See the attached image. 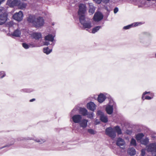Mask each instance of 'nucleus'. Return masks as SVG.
Here are the masks:
<instances>
[{
  "label": "nucleus",
  "mask_w": 156,
  "mask_h": 156,
  "mask_svg": "<svg viewBox=\"0 0 156 156\" xmlns=\"http://www.w3.org/2000/svg\"><path fill=\"white\" fill-rule=\"evenodd\" d=\"M8 19V14L5 9L0 7V25L5 23Z\"/></svg>",
  "instance_id": "f257e3e1"
},
{
  "label": "nucleus",
  "mask_w": 156,
  "mask_h": 156,
  "mask_svg": "<svg viewBox=\"0 0 156 156\" xmlns=\"http://www.w3.org/2000/svg\"><path fill=\"white\" fill-rule=\"evenodd\" d=\"M79 18L80 23L84 29H90L92 27L91 22L88 20H86L83 15H81Z\"/></svg>",
  "instance_id": "f03ea898"
},
{
  "label": "nucleus",
  "mask_w": 156,
  "mask_h": 156,
  "mask_svg": "<svg viewBox=\"0 0 156 156\" xmlns=\"http://www.w3.org/2000/svg\"><path fill=\"white\" fill-rule=\"evenodd\" d=\"M116 105L115 102L112 99H110L108 105L105 108V110L107 113L109 114H111L113 112V108H115Z\"/></svg>",
  "instance_id": "7ed1b4c3"
},
{
  "label": "nucleus",
  "mask_w": 156,
  "mask_h": 156,
  "mask_svg": "<svg viewBox=\"0 0 156 156\" xmlns=\"http://www.w3.org/2000/svg\"><path fill=\"white\" fill-rule=\"evenodd\" d=\"M146 149L148 152H151L154 156H156V143H152L146 146Z\"/></svg>",
  "instance_id": "20e7f679"
},
{
  "label": "nucleus",
  "mask_w": 156,
  "mask_h": 156,
  "mask_svg": "<svg viewBox=\"0 0 156 156\" xmlns=\"http://www.w3.org/2000/svg\"><path fill=\"white\" fill-rule=\"evenodd\" d=\"M105 133L112 139L114 138L116 136L115 132L113 129L111 127H109L106 129Z\"/></svg>",
  "instance_id": "39448f33"
},
{
  "label": "nucleus",
  "mask_w": 156,
  "mask_h": 156,
  "mask_svg": "<svg viewBox=\"0 0 156 156\" xmlns=\"http://www.w3.org/2000/svg\"><path fill=\"white\" fill-rule=\"evenodd\" d=\"M44 20L43 18L41 17L36 18L34 27L36 28H39L42 26L44 24Z\"/></svg>",
  "instance_id": "423d86ee"
},
{
  "label": "nucleus",
  "mask_w": 156,
  "mask_h": 156,
  "mask_svg": "<svg viewBox=\"0 0 156 156\" xmlns=\"http://www.w3.org/2000/svg\"><path fill=\"white\" fill-rule=\"evenodd\" d=\"M149 35L147 32H142L139 35V41L140 42L144 44L146 43V38Z\"/></svg>",
  "instance_id": "0eeeda50"
},
{
  "label": "nucleus",
  "mask_w": 156,
  "mask_h": 156,
  "mask_svg": "<svg viewBox=\"0 0 156 156\" xmlns=\"http://www.w3.org/2000/svg\"><path fill=\"white\" fill-rule=\"evenodd\" d=\"M79 10L78 12V14L79 16V17L83 15L86 11L87 8L86 5L84 4H80L79 5Z\"/></svg>",
  "instance_id": "6e6552de"
},
{
  "label": "nucleus",
  "mask_w": 156,
  "mask_h": 156,
  "mask_svg": "<svg viewBox=\"0 0 156 156\" xmlns=\"http://www.w3.org/2000/svg\"><path fill=\"white\" fill-rule=\"evenodd\" d=\"M23 14L21 11H20L18 13H16L13 16V18L18 21H21L23 18Z\"/></svg>",
  "instance_id": "1a4fd4ad"
},
{
  "label": "nucleus",
  "mask_w": 156,
  "mask_h": 156,
  "mask_svg": "<svg viewBox=\"0 0 156 156\" xmlns=\"http://www.w3.org/2000/svg\"><path fill=\"white\" fill-rule=\"evenodd\" d=\"M20 2V0H8L7 4L10 7H12L15 6H18Z\"/></svg>",
  "instance_id": "9d476101"
},
{
  "label": "nucleus",
  "mask_w": 156,
  "mask_h": 156,
  "mask_svg": "<svg viewBox=\"0 0 156 156\" xmlns=\"http://www.w3.org/2000/svg\"><path fill=\"white\" fill-rule=\"evenodd\" d=\"M116 145L122 148L125 147L126 143L124 140L121 138L119 137L117 138L116 141Z\"/></svg>",
  "instance_id": "9b49d317"
},
{
  "label": "nucleus",
  "mask_w": 156,
  "mask_h": 156,
  "mask_svg": "<svg viewBox=\"0 0 156 156\" xmlns=\"http://www.w3.org/2000/svg\"><path fill=\"white\" fill-rule=\"evenodd\" d=\"M103 17V16L102 14L100 12H98L95 13L93 19L95 21L98 22L102 20Z\"/></svg>",
  "instance_id": "f8f14e48"
},
{
  "label": "nucleus",
  "mask_w": 156,
  "mask_h": 156,
  "mask_svg": "<svg viewBox=\"0 0 156 156\" xmlns=\"http://www.w3.org/2000/svg\"><path fill=\"white\" fill-rule=\"evenodd\" d=\"M36 19V17L34 15H30L27 17V20L29 23L32 24L34 26Z\"/></svg>",
  "instance_id": "ddd939ff"
},
{
  "label": "nucleus",
  "mask_w": 156,
  "mask_h": 156,
  "mask_svg": "<svg viewBox=\"0 0 156 156\" xmlns=\"http://www.w3.org/2000/svg\"><path fill=\"white\" fill-rule=\"evenodd\" d=\"M72 118L74 123H78L82 119V116L79 114L74 115Z\"/></svg>",
  "instance_id": "4468645a"
},
{
  "label": "nucleus",
  "mask_w": 156,
  "mask_h": 156,
  "mask_svg": "<svg viewBox=\"0 0 156 156\" xmlns=\"http://www.w3.org/2000/svg\"><path fill=\"white\" fill-rule=\"evenodd\" d=\"M88 122V120L83 119H81L79 124L80 127L84 129L87 127Z\"/></svg>",
  "instance_id": "2eb2a0df"
},
{
  "label": "nucleus",
  "mask_w": 156,
  "mask_h": 156,
  "mask_svg": "<svg viewBox=\"0 0 156 156\" xmlns=\"http://www.w3.org/2000/svg\"><path fill=\"white\" fill-rule=\"evenodd\" d=\"M141 24L140 22H135L132 23L130 25H127L126 26H124L123 27V29L124 30H127L129 29L130 28L133 27H136L139 25H140Z\"/></svg>",
  "instance_id": "dca6fc26"
},
{
  "label": "nucleus",
  "mask_w": 156,
  "mask_h": 156,
  "mask_svg": "<svg viewBox=\"0 0 156 156\" xmlns=\"http://www.w3.org/2000/svg\"><path fill=\"white\" fill-rule=\"evenodd\" d=\"M107 94H101L98 95V100L99 102L101 103L105 101L106 98Z\"/></svg>",
  "instance_id": "f3484780"
},
{
  "label": "nucleus",
  "mask_w": 156,
  "mask_h": 156,
  "mask_svg": "<svg viewBox=\"0 0 156 156\" xmlns=\"http://www.w3.org/2000/svg\"><path fill=\"white\" fill-rule=\"evenodd\" d=\"M31 36L36 40H38L42 38V35L39 32H34L31 34Z\"/></svg>",
  "instance_id": "a211bd4d"
},
{
  "label": "nucleus",
  "mask_w": 156,
  "mask_h": 156,
  "mask_svg": "<svg viewBox=\"0 0 156 156\" xmlns=\"http://www.w3.org/2000/svg\"><path fill=\"white\" fill-rule=\"evenodd\" d=\"M87 107L88 109L94 111L96 109V105L92 102H90L87 104Z\"/></svg>",
  "instance_id": "6ab92c4d"
},
{
  "label": "nucleus",
  "mask_w": 156,
  "mask_h": 156,
  "mask_svg": "<svg viewBox=\"0 0 156 156\" xmlns=\"http://www.w3.org/2000/svg\"><path fill=\"white\" fill-rule=\"evenodd\" d=\"M21 34V30L19 29H17L11 34V35L13 36L19 37L20 36Z\"/></svg>",
  "instance_id": "aec40b11"
},
{
  "label": "nucleus",
  "mask_w": 156,
  "mask_h": 156,
  "mask_svg": "<svg viewBox=\"0 0 156 156\" xmlns=\"http://www.w3.org/2000/svg\"><path fill=\"white\" fill-rule=\"evenodd\" d=\"M127 153L130 155L133 156L136 154V151L134 148L130 147L128 149Z\"/></svg>",
  "instance_id": "412c9836"
},
{
  "label": "nucleus",
  "mask_w": 156,
  "mask_h": 156,
  "mask_svg": "<svg viewBox=\"0 0 156 156\" xmlns=\"http://www.w3.org/2000/svg\"><path fill=\"white\" fill-rule=\"evenodd\" d=\"M89 6V12L91 14H93L95 12V8L92 3H88Z\"/></svg>",
  "instance_id": "4be33fe9"
},
{
  "label": "nucleus",
  "mask_w": 156,
  "mask_h": 156,
  "mask_svg": "<svg viewBox=\"0 0 156 156\" xmlns=\"http://www.w3.org/2000/svg\"><path fill=\"white\" fill-rule=\"evenodd\" d=\"M54 37L52 35L48 34L45 37L44 39L45 41L53 42L54 40Z\"/></svg>",
  "instance_id": "5701e85b"
},
{
  "label": "nucleus",
  "mask_w": 156,
  "mask_h": 156,
  "mask_svg": "<svg viewBox=\"0 0 156 156\" xmlns=\"http://www.w3.org/2000/svg\"><path fill=\"white\" fill-rule=\"evenodd\" d=\"M80 112L83 116H85L87 115L88 112L86 108H81L80 109Z\"/></svg>",
  "instance_id": "b1692460"
},
{
  "label": "nucleus",
  "mask_w": 156,
  "mask_h": 156,
  "mask_svg": "<svg viewBox=\"0 0 156 156\" xmlns=\"http://www.w3.org/2000/svg\"><path fill=\"white\" fill-rule=\"evenodd\" d=\"M114 131L116 132L118 135L121 134L122 133L121 130L119 126H116L114 127L113 128Z\"/></svg>",
  "instance_id": "393cba45"
},
{
  "label": "nucleus",
  "mask_w": 156,
  "mask_h": 156,
  "mask_svg": "<svg viewBox=\"0 0 156 156\" xmlns=\"http://www.w3.org/2000/svg\"><path fill=\"white\" fill-rule=\"evenodd\" d=\"M27 6V4L25 3H21L20 2L18 6L19 8L21 9H25Z\"/></svg>",
  "instance_id": "a878e982"
},
{
  "label": "nucleus",
  "mask_w": 156,
  "mask_h": 156,
  "mask_svg": "<svg viewBox=\"0 0 156 156\" xmlns=\"http://www.w3.org/2000/svg\"><path fill=\"white\" fill-rule=\"evenodd\" d=\"M100 119L102 122L105 123L107 122L108 121L107 116L104 115L100 117Z\"/></svg>",
  "instance_id": "bb28decb"
},
{
  "label": "nucleus",
  "mask_w": 156,
  "mask_h": 156,
  "mask_svg": "<svg viewBox=\"0 0 156 156\" xmlns=\"http://www.w3.org/2000/svg\"><path fill=\"white\" fill-rule=\"evenodd\" d=\"M101 26H97L93 28L92 33L93 34H95L101 28Z\"/></svg>",
  "instance_id": "cd10ccee"
},
{
  "label": "nucleus",
  "mask_w": 156,
  "mask_h": 156,
  "mask_svg": "<svg viewBox=\"0 0 156 156\" xmlns=\"http://www.w3.org/2000/svg\"><path fill=\"white\" fill-rule=\"evenodd\" d=\"M149 142V139L147 138H145V139H143L141 141V143L142 144L146 145Z\"/></svg>",
  "instance_id": "c85d7f7f"
},
{
  "label": "nucleus",
  "mask_w": 156,
  "mask_h": 156,
  "mask_svg": "<svg viewBox=\"0 0 156 156\" xmlns=\"http://www.w3.org/2000/svg\"><path fill=\"white\" fill-rule=\"evenodd\" d=\"M52 51L51 49H49L48 47L44 48L43 49V51L44 53H46V54H48L50 53Z\"/></svg>",
  "instance_id": "c756f323"
},
{
  "label": "nucleus",
  "mask_w": 156,
  "mask_h": 156,
  "mask_svg": "<svg viewBox=\"0 0 156 156\" xmlns=\"http://www.w3.org/2000/svg\"><path fill=\"white\" fill-rule=\"evenodd\" d=\"M144 135L143 133H140L137 134L136 136V139L137 140H140L144 136Z\"/></svg>",
  "instance_id": "7c9ffc66"
},
{
  "label": "nucleus",
  "mask_w": 156,
  "mask_h": 156,
  "mask_svg": "<svg viewBox=\"0 0 156 156\" xmlns=\"http://www.w3.org/2000/svg\"><path fill=\"white\" fill-rule=\"evenodd\" d=\"M34 140L36 142L39 143V144H41L44 143L45 141V140L43 139H37Z\"/></svg>",
  "instance_id": "2f4dec72"
},
{
  "label": "nucleus",
  "mask_w": 156,
  "mask_h": 156,
  "mask_svg": "<svg viewBox=\"0 0 156 156\" xmlns=\"http://www.w3.org/2000/svg\"><path fill=\"white\" fill-rule=\"evenodd\" d=\"M87 118L92 119H93L94 114L93 112H87Z\"/></svg>",
  "instance_id": "473e14b6"
},
{
  "label": "nucleus",
  "mask_w": 156,
  "mask_h": 156,
  "mask_svg": "<svg viewBox=\"0 0 156 156\" xmlns=\"http://www.w3.org/2000/svg\"><path fill=\"white\" fill-rule=\"evenodd\" d=\"M87 132L91 134H94L96 133V132L94 129H89L87 130Z\"/></svg>",
  "instance_id": "72a5a7b5"
},
{
  "label": "nucleus",
  "mask_w": 156,
  "mask_h": 156,
  "mask_svg": "<svg viewBox=\"0 0 156 156\" xmlns=\"http://www.w3.org/2000/svg\"><path fill=\"white\" fill-rule=\"evenodd\" d=\"M130 144L131 145L133 146H136V140L132 138L131 140Z\"/></svg>",
  "instance_id": "f704fd0d"
},
{
  "label": "nucleus",
  "mask_w": 156,
  "mask_h": 156,
  "mask_svg": "<svg viewBox=\"0 0 156 156\" xmlns=\"http://www.w3.org/2000/svg\"><path fill=\"white\" fill-rule=\"evenodd\" d=\"M6 75L4 71H0V78L2 79Z\"/></svg>",
  "instance_id": "c9c22d12"
},
{
  "label": "nucleus",
  "mask_w": 156,
  "mask_h": 156,
  "mask_svg": "<svg viewBox=\"0 0 156 156\" xmlns=\"http://www.w3.org/2000/svg\"><path fill=\"white\" fill-rule=\"evenodd\" d=\"M97 115L98 116H100V118L102 116L104 115L103 112L100 110H98L97 113Z\"/></svg>",
  "instance_id": "e433bc0d"
},
{
  "label": "nucleus",
  "mask_w": 156,
  "mask_h": 156,
  "mask_svg": "<svg viewBox=\"0 0 156 156\" xmlns=\"http://www.w3.org/2000/svg\"><path fill=\"white\" fill-rule=\"evenodd\" d=\"M22 46L25 49H27L30 48L29 45L26 43H22Z\"/></svg>",
  "instance_id": "4c0bfd02"
},
{
  "label": "nucleus",
  "mask_w": 156,
  "mask_h": 156,
  "mask_svg": "<svg viewBox=\"0 0 156 156\" xmlns=\"http://www.w3.org/2000/svg\"><path fill=\"white\" fill-rule=\"evenodd\" d=\"M21 91L22 92H30L31 91L30 89H23L21 90Z\"/></svg>",
  "instance_id": "58836bf2"
},
{
  "label": "nucleus",
  "mask_w": 156,
  "mask_h": 156,
  "mask_svg": "<svg viewBox=\"0 0 156 156\" xmlns=\"http://www.w3.org/2000/svg\"><path fill=\"white\" fill-rule=\"evenodd\" d=\"M14 142H13L12 143L10 144H8L7 145L4 146L0 148V149H2L4 147H9L10 146H11L13 144Z\"/></svg>",
  "instance_id": "ea45409f"
},
{
  "label": "nucleus",
  "mask_w": 156,
  "mask_h": 156,
  "mask_svg": "<svg viewBox=\"0 0 156 156\" xmlns=\"http://www.w3.org/2000/svg\"><path fill=\"white\" fill-rule=\"evenodd\" d=\"M145 154V150L143 149L141 151V156H144Z\"/></svg>",
  "instance_id": "a19ab883"
},
{
  "label": "nucleus",
  "mask_w": 156,
  "mask_h": 156,
  "mask_svg": "<svg viewBox=\"0 0 156 156\" xmlns=\"http://www.w3.org/2000/svg\"><path fill=\"white\" fill-rule=\"evenodd\" d=\"M150 92H147L146 91L143 93L142 95V98L143 100H144V96L147 94H150Z\"/></svg>",
  "instance_id": "79ce46f5"
},
{
  "label": "nucleus",
  "mask_w": 156,
  "mask_h": 156,
  "mask_svg": "<svg viewBox=\"0 0 156 156\" xmlns=\"http://www.w3.org/2000/svg\"><path fill=\"white\" fill-rule=\"evenodd\" d=\"M119 11V9L118 7H115L114 9V12L115 14L117 13Z\"/></svg>",
  "instance_id": "37998d69"
},
{
  "label": "nucleus",
  "mask_w": 156,
  "mask_h": 156,
  "mask_svg": "<svg viewBox=\"0 0 156 156\" xmlns=\"http://www.w3.org/2000/svg\"><path fill=\"white\" fill-rule=\"evenodd\" d=\"M96 3L99 4L101 2V0H93Z\"/></svg>",
  "instance_id": "c03bdc74"
},
{
  "label": "nucleus",
  "mask_w": 156,
  "mask_h": 156,
  "mask_svg": "<svg viewBox=\"0 0 156 156\" xmlns=\"http://www.w3.org/2000/svg\"><path fill=\"white\" fill-rule=\"evenodd\" d=\"M152 98L150 96H146L145 98H144V100L147 99L149 100L151 99Z\"/></svg>",
  "instance_id": "a18cd8bd"
},
{
  "label": "nucleus",
  "mask_w": 156,
  "mask_h": 156,
  "mask_svg": "<svg viewBox=\"0 0 156 156\" xmlns=\"http://www.w3.org/2000/svg\"><path fill=\"white\" fill-rule=\"evenodd\" d=\"M29 46H30V47L33 48V47H36V45H35V44H30V45H29Z\"/></svg>",
  "instance_id": "49530a36"
},
{
  "label": "nucleus",
  "mask_w": 156,
  "mask_h": 156,
  "mask_svg": "<svg viewBox=\"0 0 156 156\" xmlns=\"http://www.w3.org/2000/svg\"><path fill=\"white\" fill-rule=\"evenodd\" d=\"M109 0H101V2L105 3H107L109 2Z\"/></svg>",
  "instance_id": "de8ad7c7"
},
{
  "label": "nucleus",
  "mask_w": 156,
  "mask_h": 156,
  "mask_svg": "<svg viewBox=\"0 0 156 156\" xmlns=\"http://www.w3.org/2000/svg\"><path fill=\"white\" fill-rule=\"evenodd\" d=\"M44 45H48L49 44V43L47 41H45L44 42Z\"/></svg>",
  "instance_id": "09e8293b"
},
{
  "label": "nucleus",
  "mask_w": 156,
  "mask_h": 156,
  "mask_svg": "<svg viewBox=\"0 0 156 156\" xmlns=\"http://www.w3.org/2000/svg\"><path fill=\"white\" fill-rule=\"evenodd\" d=\"M147 1L148 2L152 1V2H156V0H147Z\"/></svg>",
  "instance_id": "8fccbe9b"
},
{
  "label": "nucleus",
  "mask_w": 156,
  "mask_h": 156,
  "mask_svg": "<svg viewBox=\"0 0 156 156\" xmlns=\"http://www.w3.org/2000/svg\"><path fill=\"white\" fill-rule=\"evenodd\" d=\"M35 100V99L33 98L32 99H30V102H32V101H34Z\"/></svg>",
  "instance_id": "3c124183"
},
{
  "label": "nucleus",
  "mask_w": 156,
  "mask_h": 156,
  "mask_svg": "<svg viewBox=\"0 0 156 156\" xmlns=\"http://www.w3.org/2000/svg\"><path fill=\"white\" fill-rule=\"evenodd\" d=\"M96 123H95L96 125H97L99 123V121L98 120H97L96 121Z\"/></svg>",
  "instance_id": "603ef678"
},
{
  "label": "nucleus",
  "mask_w": 156,
  "mask_h": 156,
  "mask_svg": "<svg viewBox=\"0 0 156 156\" xmlns=\"http://www.w3.org/2000/svg\"><path fill=\"white\" fill-rule=\"evenodd\" d=\"M5 0H0V5Z\"/></svg>",
  "instance_id": "864d4df0"
},
{
  "label": "nucleus",
  "mask_w": 156,
  "mask_h": 156,
  "mask_svg": "<svg viewBox=\"0 0 156 156\" xmlns=\"http://www.w3.org/2000/svg\"><path fill=\"white\" fill-rule=\"evenodd\" d=\"M76 110V108H74L73 110H72L73 112L74 111H75Z\"/></svg>",
  "instance_id": "5fc2aeb1"
},
{
  "label": "nucleus",
  "mask_w": 156,
  "mask_h": 156,
  "mask_svg": "<svg viewBox=\"0 0 156 156\" xmlns=\"http://www.w3.org/2000/svg\"><path fill=\"white\" fill-rule=\"evenodd\" d=\"M23 1H27V0H22Z\"/></svg>",
  "instance_id": "6e6d98bb"
},
{
  "label": "nucleus",
  "mask_w": 156,
  "mask_h": 156,
  "mask_svg": "<svg viewBox=\"0 0 156 156\" xmlns=\"http://www.w3.org/2000/svg\"><path fill=\"white\" fill-rule=\"evenodd\" d=\"M155 57H156V54H155Z\"/></svg>",
  "instance_id": "4d7b16f0"
},
{
  "label": "nucleus",
  "mask_w": 156,
  "mask_h": 156,
  "mask_svg": "<svg viewBox=\"0 0 156 156\" xmlns=\"http://www.w3.org/2000/svg\"><path fill=\"white\" fill-rule=\"evenodd\" d=\"M30 139V140H32V139Z\"/></svg>",
  "instance_id": "13d9d810"
}]
</instances>
